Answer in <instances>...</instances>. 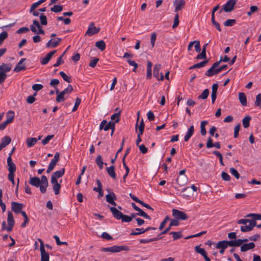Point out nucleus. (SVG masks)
Masks as SVG:
<instances>
[{
	"label": "nucleus",
	"instance_id": "41",
	"mask_svg": "<svg viewBox=\"0 0 261 261\" xmlns=\"http://www.w3.org/2000/svg\"><path fill=\"white\" fill-rule=\"evenodd\" d=\"M95 162L100 169H102L103 168V165L104 163L102 161V157L100 155H98L97 156L95 160Z\"/></svg>",
	"mask_w": 261,
	"mask_h": 261
},
{
	"label": "nucleus",
	"instance_id": "55",
	"mask_svg": "<svg viewBox=\"0 0 261 261\" xmlns=\"http://www.w3.org/2000/svg\"><path fill=\"white\" fill-rule=\"evenodd\" d=\"M40 23L42 25H46L47 24V18L43 14L40 15Z\"/></svg>",
	"mask_w": 261,
	"mask_h": 261
},
{
	"label": "nucleus",
	"instance_id": "60",
	"mask_svg": "<svg viewBox=\"0 0 261 261\" xmlns=\"http://www.w3.org/2000/svg\"><path fill=\"white\" fill-rule=\"evenodd\" d=\"M230 173L233 175L237 179H239L240 178V174L238 171L234 169V168H231L230 169Z\"/></svg>",
	"mask_w": 261,
	"mask_h": 261
},
{
	"label": "nucleus",
	"instance_id": "16",
	"mask_svg": "<svg viewBox=\"0 0 261 261\" xmlns=\"http://www.w3.org/2000/svg\"><path fill=\"white\" fill-rule=\"evenodd\" d=\"M107 201L111 204L116 206L117 204L115 200H116V194L114 192H111L106 195Z\"/></svg>",
	"mask_w": 261,
	"mask_h": 261
},
{
	"label": "nucleus",
	"instance_id": "8",
	"mask_svg": "<svg viewBox=\"0 0 261 261\" xmlns=\"http://www.w3.org/2000/svg\"><path fill=\"white\" fill-rule=\"evenodd\" d=\"M60 154L58 152H56L54 155V158L51 160L50 162L48 168L47 169V173H50L55 168L57 162L59 160Z\"/></svg>",
	"mask_w": 261,
	"mask_h": 261
},
{
	"label": "nucleus",
	"instance_id": "40",
	"mask_svg": "<svg viewBox=\"0 0 261 261\" xmlns=\"http://www.w3.org/2000/svg\"><path fill=\"white\" fill-rule=\"evenodd\" d=\"M208 122L206 120L202 121L200 124V133L202 136H204L206 134V130L205 126L207 124Z\"/></svg>",
	"mask_w": 261,
	"mask_h": 261
},
{
	"label": "nucleus",
	"instance_id": "34",
	"mask_svg": "<svg viewBox=\"0 0 261 261\" xmlns=\"http://www.w3.org/2000/svg\"><path fill=\"white\" fill-rule=\"evenodd\" d=\"M11 65L3 63L0 65V72H4V73H6V72H9L11 70Z\"/></svg>",
	"mask_w": 261,
	"mask_h": 261
},
{
	"label": "nucleus",
	"instance_id": "58",
	"mask_svg": "<svg viewBox=\"0 0 261 261\" xmlns=\"http://www.w3.org/2000/svg\"><path fill=\"white\" fill-rule=\"evenodd\" d=\"M81 102V99L79 97H76V99H75V103H74V106L72 109V112H75L77 110L79 105H80Z\"/></svg>",
	"mask_w": 261,
	"mask_h": 261
},
{
	"label": "nucleus",
	"instance_id": "37",
	"mask_svg": "<svg viewBox=\"0 0 261 261\" xmlns=\"http://www.w3.org/2000/svg\"><path fill=\"white\" fill-rule=\"evenodd\" d=\"M208 62L207 60L203 61L200 62L198 63L195 64L193 66H191L189 68V69H192L194 68H200L203 67Z\"/></svg>",
	"mask_w": 261,
	"mask_h": 261
},
{
	"label": "nucleus",
	"instance_id": "15",
	"mask_svg": "<svg viewBox=\"0 0 261 261\" xmlns=\"http://www.w3.org/2000/svg\"><path fill=\"white\" fill-rule=\"evenodd\" d=\"M25 58H22L17 64L16 67L14 69V71L15 72H20L22 70L25 69V65L24 62L25 61Z\"/></svg>",
	"mask_w": 261,
	"mask_h": 261
},
{
	"label": "nucleus",
	"instance_id": "10",
	"mask_svg": "<svg viewBox=\"0 0 261 261\" xmlns=\"http://www.w3.org/2000/svg\"><path fill=\"white\" fill-rule=\"evenodd\" d=\"M161 65L160 64H156L153 67V76L155 77L158 80L163 81L164 80V76L162 72H160Z\"/></svg>",
	"mask_w": 261,
	"mask_h": 261
},
{
	"label": "nucleus",
	"instance_id": "29",
	"mask_svg": "<svg viewBox=\"0 0 261 261\" xmlns=\"http://www.w3.org/2000/svg\"><path fill=\"white\" fill-rule=\"evenodd\" d=\"M51 183L53 185V190L56 195H58L60 193V190L61 188L60 184L58 183L57 180H55L54 179V180H51Z\"/></svg>",
	"mask_w": 261,
	"mask_h": 261
},
{
	"label": "nucleus",
	"instance_id": "27",
	"mask_svg": "<svg viewBox=\"0 0 261 261\" xmlns=\"http://www.w3.org/2000/svg\"><path fill=\"white\" fill-rule=\"evenodd\" d=\"M56 93L57 94V96L56 97V101L58 102H63L66 99V95L64 94L62 92H60L59 90L57 89L56 90Z\"/></svg>",
	"mask_w": 261,
	"mask_h": 261
},
{
	"label": "nucleus",
	"instance_id": "54",
	"mask_svg": "<svg viewBox=\"0 0 261 261\" xmlns=\"http://www.w3.org/2000/svg\"><path fill=\"white\" fill-rule=\"evenodd\" d=\"M138 213H137V215L142 216L146 219L150 220L151 218L149 216H148L147 214H146L143 210L141 208L138 211Z\"/></svg>",
	"mask_w": 261,
	"mask_h": 261
},
{
	"label": "nucleus",
	"instance_id": "48",
	"mask_svg": "<svg viewBox=\"0 0 261 261\" xmlns=\"http://www.w3.org/2000/svg\"><path fill=\"white\" fill-rule=\"evenodd\" d=\"M156 36H157L156 33L155 32H153L151 34L150 43H151L152 47H154L155 42V40L156 39Z\"/></svg>",
	"mask_w": 261,
	"mask_h": 261
},
{
	"label": "nucleus",
	"instance_id": "31",
	"mask_svg": "<svg viewBox=\"0 0 261 261\" xmlns=\"http://www.w3.org/2000/svg\"><path fill=\"white\" fill-rule=\"evenodd\" d=\"M239 99L240 103L243 106H247V98L244 93L239 92Z\"/></svg>",
	"mask_w": 261,
	"mask_h": 261
},
{
	"label": "nucleus",
	"instance_id": "46",
	"mask_svg": "<svg viewBox=\"0 0 261 261\" xmlns=\"http://www.w3.org/2000/svg\"><path fill=\"white\" fill-rule=\"evenodd\" d=\"M159 240L158 238H153L149 239H140L139 242L141 244H147Z\"/></svg>",
	"mask_w": 261,
	"mask_h": 261
},
{
	"label": "nucleus",
	"instance_id": "61",
	"mask_svg": "<svg viewBox=\"0 0 261 261\" xmlns=\"http://www.w3.org/2000/svg\"><path fill=\"white\" fill-rule=\"evenodd\" d=\"M144 123L143 121V120L142 119L141 121L140 122V124L138 126V129H139V133H140V135H142L144 129Z\"/></svg>",
	"mask_w": 261,
	"mask_h": 261
},
{
	"label": "nucleus",
	"instance_id": "2",
	"mask_svg": "<svg viewBox=\"0 0 261 261\" xmlns=\"http://www.w3.org/2000/svg\"><path fill=\"white\" fill-rule=\"evenodd\" d=\"M129 248L125 245L116 246L114 245L110 247L102 248L101 250L103 252H110L112 253L119 252L121 251H128Z\"/></svg>",
	"mask_w": 261,
	"mask_h": 261
},
{
	"label": "nucleus",
	"instance_id": "18",
	"mask_svg": "<svg viewBox=\"0 0 261 261\" xmlns=\"http://www.w3.org/2000/svg\"><path fill=\"white\" fill-rule=\"evenodd\" d=\"M110 211L112 213L113 217L117 220H120L122 218L123 214L115 207H110Z\"/></svg>",
	"mask_w": 261,
	"mask_h": 261
},
{
	"label": "nucleus",
	"instance_id": "43",
	"mask_svg": "<svg viewBox=\"0 0 261 261\" xmlns=\"http://www.w3.org/2000/svg\"><path fill=\"white\" fill-rule=\"evenodd\" d=\"M195 251L197 253L201 254L203 257L205 255L207 254L205 250L203 248H200L199 246H196L195 247Z\"/></svg>",
	"mask_w": 261,
	"mask_h": 261
},
{
	"label": "nucleus",
	"instance_id": "13",
	"mask_svg": "<svg viewBox=\"0 0 261 261\" xmlns=\"http://www.w3.org/2000/svg\"><path fill=\"white\" fill-rule=\"evenodd\" d=\"M115 122L110 121L109 123L107 122V120H103L99 126V129H103L105 131L108 130L109 129L112 128V126H115Z\"/></svg>",
	"mask_w": 261,
	"mask_h": 261
},
{
	"label": "nucleus",
	"instance_id": "22",
	"mask_svg": "<svg viewBox=\"0 0 261 261\" xmlns=\"http://www.w3.org/2000/svg\"><path fill=\"white\" fill-rule=\"evenodd\" d=\"M61 41V39L60 38H57L55 40L50 39L46 43V47H55L59 45Z\"/></svg>",
	"mask_w": 261,
	"mask_h": 261
},
{
	"label": "nucleus",
	"instance_id": "30",
	"mask_svg": "<svg viewBox=\"0 0 261 261\" xmlns=\"http://www.w3.org/2000/svg\"><path fill=\"white\" fill-rule=\"evenodd\" d=\"M194 132V126L191 125L188 129L186 135L184 137L185 141H188L192 136L193 135Z\"/></svg>",
	"mask_w": 261,
	"mask_h": 261
},
{
	"label": "nucleus",
	"instance_id": "26",
	"mask_svg": "<svg viewBox=\"0 0 261 261\" xmlns=\"http://www.w3.org/2000/svg\"><path fill=\"white\" fill-rule=\"evenodd\" d=\"M115 168L114 165H112L106 168L107 172L109 175L114 179L116 178V174L115 173Z\"/></svg>",
	"mask_w": 261,
	"mask_h": 261
},
{
	"label": "nucleus",
	"instance_id": "49",
	"mask_svg": "<svg viewBox=\"0 0 261 261\" xmlns=\"http://www.w3.org/2000/svg\"><path fill=\"white\" fill-rule=\"evenodd\" d=\"M63 10V6L62 5H55L50 9L52 12L58 13L61 12Z\"/></svg>",
	"mask_w": 261,
	"mask_h": 261
},
{
	"label": "nucleus",
	"instance_id": "38",
	"mask_svg": "<svg viewBox=\"0 0 261 261\" xmlns=\"http://www.w3.org/2000/svg\"><path fill=\"white\" fill-rule=\"evenodd\" d=\"M11 139L8 136H5L2 139L0 143L4 147L10 143Z\"/></svg>",
	"mask_w": 261,
	"mask_h": 261
},
{
	"label": "nucleus",
	"instance_id": "12",
	"mask_svg": "<svg viewBox=\"0 0 261 261\" xmlns=\"http://www.w3.org/2000/svg\"><path fill=\"white\" fill-rule=\"evenodd\" d=\"M11 204L12 211L16 214L20 213L24 207L22 203L17 202H12Z\"/></svg>",
	"mask_w": 261,
	"mask_h": 261
},
{
	"label": "nucleus",
	"instance_id": "14",
	"mask_svg": "<svg viewBox=\"0 0 261 261\" xmlns=\"http://www.w3.org/2000/svg\"><path fill=\"white\" fill-rule=\"evenodd\" d=\"M8 226L7 227V230L10 231L12 230L13 227L14 225L15 221L13 218V214L11 212H9L8 213V219H7Z\"/></svg>",
	"mask_w": 261,
	"mask_h": 261
},
{
	"label": "nucleus",
	"instance_id": "19",
	"mask_svg": "<svg viewBox=\"0 0 261 261\" xmlns=\"http://www.w3.org/2000/svg\"><path fill=\"white\" fill-rule=\"evenodd\" d=\"M65 173V168H61L60 170L55 172L51 175L50 180H57V179L61 177Z\"/></svg>",
	"mask_w": 261,
	"mask_h": 261
},
{
	"label": "nucleus",
	"instance_id": "53",
	"mask_svg": "<svg viewBox=\"0 0 261 261\" xmlns=\"http://www.w3.org/2000/svg\"><path fill=\"white\" fill-rule=\"evenodd\" d=\"M212 22L213 24L214 25L216 28V29L219 31H221V29L220 27V25L219 23L217 22H216L215 20V16L214 15L212 14Z\"/></svg>",
	"mask_w": 261,
	"mask_h": 261
},
{
	"label": "nucleus",
	"instance_id": "57",
	"mask_svg": "<svg viewBox=\"0 0 261 261\" xmlns=\"http://www.w3.org/2000/svg\"><path fill=\"white\" fill-rule=\"evenodd\" d=\"M170 220L169 216H167L164 218V220L161 222L160 225L159 226V229L162 230L163 228L165 227V225L167 223V222Z\"/></svg>",
	"mask_w": 261,
	"mask_h": 261
},
{
	"label": "nucleus",
	"instance_id": "11",
	"mask_svg": "<svg viewBox=\"0 0 261 261\" xmlns=\"http://www.w3.org/2000/svg\"><path fill=\"white\" fill-rule=\"evenodd\" d=\"M41 186H40V191L41 193L44 194L46 192L47 188L48 186V182L47 177L45 175H42L41 177Z\"/></svg>",
	"mask_w": 261,
	"mask_h": 261
},
{
	"label": "nucleus",
	"instance_id": "3",
	"mask_svg": "<svg viewBox=\"0 0 261 261\" xmlns=\"http://www.w3.org/2000/svg\"><path fill=\"white\" fill-rule=\"evenodd\" d=\"M31 30L34 33L45 34L44 31L42 29L39 21L37 20L33 21V24L30 25Z\"/></svg>",
	"mask_w": 261,
	"mask_h": 261
},
{
	"label": "nucleus",
	"instance_id": "24",
	"mask_svg": "<svg viewBox=\"0 0 261 261\" xmlns=\"http://www.w3.org/2000/svg\"><path fill=\"white\" fill-rule=\"evenodd\" d=\"M255 246V244L253 242L244 244L241 246V251L242 252H245L248 250L253 249Z\"/></svg>",
	"mask_w": 261,
	"mask_h": 261
},
{
	"label": "nucleus",
	"instance_id": "23",
	"mask_svg": "<svg viewBox=\"0 0 261 261\" xmlns=\"http://www.w3.org/2000/svg\"><path fill=\"white\" fill-rule=\"evenodd\" d=\"M229 241H219L216 245V248L218 249H225L229 246Z\"/></svg>",
	"mask_w": 261,
	"mask_h": 261
},
{
	"label": "nucleus",
	"instance_id": "50",
	"mask_svg": "<svg viewBox=\"0 0 261 261\" xmlns=\"http://www.w3.org/2000/svg\"><path fill=\"white\" fill-rule=\"evenodd\" d=\"M9 174H14L16 171V166L14 163L8 165Z\"/></svg>",
	"mask_w": 261,
	"mask_h": 261
},
{
	"label": "nucleus",
	"instance_id": "47",
	"mask_svg": "<svg viewBox=\"0 0 261 261\" xmlns=\"http://www.w3.org/2000/svg\"><path fill=\"white\" fill-rule=\"evenodd\" d=\"M254 105L256 107L261 108V93H258L256 96V99L254 102Z\"/></svg>",
	"mask_w": 261,
	"mask_h": 261
},
{
	"label": "nucleus",
	"instance_id": "44",
	"mask_svg": "<svg viewBox=\"0 0 261 261\" xmlns=\"http://www.w3.org/2000/svg\"><path fill=\"white\" fill-rule=\"evenodd\" d=\"M170 234L172 235V237L174 240H176L182 238V235L181 232H174L171 231L170 233Z\"/></svg>",
	"mask_w": 261,
	"mask_h": 261
},
{
	"label": "nucleus",
	"instance_id": "33",
	"mask_svg": "<svg viewBox=\"0 0 261 261\" xmlns=\"http://www.w3.org/2000/svg\"><path fill=\"white\" fill-rule=\"evenodd\" d=\"M14 116H15L14 112L12 110L9 111L6 114L7 119H6V121L8 124L11 123L14 119Z\"/></svg>",
	"mask_w": 261,
	"mask_h": 261
},
{
	"label": "nucleus",
	"instance_id": "56",
	"mask_svg": "<svg viewBox=\"0 0 261 261\" xmlns=\"http://www.w3.org/2000/svg\"><path fill=\"white\" fill-rule=\"evenodd\" d=\"M8 37V33L7 32L4 31L0 34V45H2L4 40Z\"/></svg>",
	"mask_w": 261,
	"mask_h": 261
},
{
	"label": "nucleus",
	"instance_id": "9",
	"mask_svg": "<svg viewBox=\"0 0 261 261\" xmlns=\"http://www.w3.org/2000/svg\"><path fill=\"white\" fill-rule=\"evenodd\" d=\"M38 240L40 242L41 261H49V256L45 251L43 241L40 239Z\"/></svg>",
	"mask_w": 261,
	"mask_h": 261
},
{
	"label": "nucleus",
	"instance_id": "62",
	"mask_svg": "<svg viewBox=\"0 0 261 261\" xmlns=\"http://www.w3.org/2000/svg\"><path fill=\"white\" fill-rule=\"evenodd\" d=\"M60 74L63 79V80L68 83L71 82V79L70 77L68 76L66 73H65L63 71H60Z\"/></svg>",
	"mask_w": 261,
	"mask_h": 261
},
{
	"label": "nucleus",
	"instance_id": "20",
	"mask_svg": "<svg viewBox=\"0 0 261 261\" xmlns=\"http://www.w3.org/2000/svg\"><path fill=\"white\" fill-rule=\"evenodd\" d=\"M248 239H238L236 240H231L229 241L230 244L229 246L230 247H238L241 246L243 243L246 242L248 241Z\"/></svg>",
	"mask_w": 261,
	"mask_h": 261
},
{
	"label": "nucleus",
	"instance_id": "42",
	"mask_svg": "<svg viewBox=\"0 0 261 261\" xmlns=\"http://www.w3.org/2000/svg\"><path fill=\"white\" fill-rule=\"evenodd\" d=\"M145 232V229L143 228H136L131 233V236H137L141 234H143Z\"/></svg>",
	"mask_w": 261,
	"mask_h": 261
},
{
	"label": "nucleus",
	"instance_id": "4",
	"mask_svg": "<svg viewBox=\"0 0 261 261\" xmlns=\"http://www.w3.org/2000/svg\"><path fill=\"white\" fill-rule=\"evenodd\" d=\"M172 212L173 217L178 220L184 221L188 219V215L184 212L174 208Z\"/></svg>",
	"mask_w": 261,
	"mask_h": 261
},
{
	"label": "nucleus",
	"instance_id": "59",
	"mask_svg": "<svg viewBox=\"0 0 261 261\" xmlns=\"http://www.w3.org/2000/svg\"><path fill=\"white\" fill-rule=\"evenodd\" d=\"M73 90V87L71 85H69L68 87L62 91L64 95H69Z\"/></svg>",
	"mask_w": 261,
	"mask_h": 261
},
{
	"label": "nucleus",
	"instance_id": "52",
	"mask_svg": "<svg viewBox=\"0 0 261 261\" xmlns=\"http://www.w3.org/2000/svg\"><path fill=\"white\" fill-rule=\"evenodd\" d=\"M213 153L215 154L216 156H217L220 161V163L222 165H224L223 162V156L222 154L219 152L218 151L215 150L213 152Z\"/></svg>",
	"mask_w": 261,
	"mask_h": 261
},
{
	"label": "nucleus",
	"instance_id": "5",
	"mask_svg": "<svg viewBox=\"0 0 261 261\" xmlns=\"http://www.w3.org/2000/svg\"><path fill=\"white\" fill-rule=\"evenodd\" d=\"M238 0H228L226 3L223 5V8L220 11L221 13L222 10H224L225 12H230L232 11L235 5L236 4Z\"/></svg>",
	"mask_w": 261,
	"mask_h": 261
},
{
	"label": "nucleus",
	"instance_id": "36",
	"mask_svg": "<svg viewBox=\"0 0 261 261\" xmlns=\"http://www.w3.org/2000/svg\"><path fill=\"white\" fill-rule=\"evenodd\" d=\"M251 119V117L249 115L245 116L243 120L242 124L244 128H247L249 126L250 121Z\"/></svg>",
	"mask_w": 261,
	"mask_h": 261
},
{
	"label": "nucleus",
	"instance_id": "17",
	"mask_svg": "<svg viewBox=\"0 0 261 261\" xmlns=\"http://www.w3.org/2000/svg\"><path fill=\"white\" fill-rule=\"evenodd\" d=\"M185 3L184 0H175L173 2V5L175 7V12H177L183 9Z\"/></svg>",
	"mask_w": 261,
	"mask_h": 261
},
{
	"label": "nucleus",
	"instance_id": "21",
	"mask_svg": "<svg viewBox=\"0 0 261 261\" xmlns=\"http://www.w3.org/2000/svg\"><path fill=\"white\" fill-rule=\"evenodd\" d=\"M56 50H53L48 53L46 56L43 58L40 61V63L42 65H45L48 63L51 59L52 56L55 54Z\"/></svg>",
	"mask_w": 261,
	"mask_h": 261
},
{
	"label": "nucleus",
	"instance_id": "1",
	"mask_svg": "<svg viewBox=\"0 0 261 261\" xmlns=\"http://www.w3.org/2000/svg\"><path fill=\"white\" fill-rule=\"evenodd\" d=\"M245 217L251 219H241L238 221V224H246L249 223L248 226H241L240 229L243 232L250 231L253 229V227L256 225V221L261 220V214L250 213L247 215Z\"/></svg>",
	"mask_w": 261,
	"mask_h": 261
},
{
	"label": "nucleus",
	"instance_id": "63",
	"mask_svg": "<svg viewBox=\"0 0 261 261\" xmlns=\"http://www.w3.org/2000/svg\"><path fill=\"white\" fill-rule=\"evenodd\" d=\"M54 137L53 135H48L42 141L43 145H45L48 143L49 141Z\"/></svg>",
	"mask_w": 261,
	"mask_h": 261
},
{
	"label": "nucleus",
	"instance_id": "64",
	"mask_svg": "<svg viewBox=\"0 0 261 261\" xmlns=\"http://www.w3.org/2000/svg\"><path fill=\"white\" fill-rule=\"evenodd\" d=\"M43 86L41 84H35L32 86V89L35 91H38L43 88Z\"/></svg>",
	"mask_w": 261,
	"mask_h": 261
},
{
	"label": "nucleus",
	"instance_id": "35",
	"mask_svg": "<svg viewBox=\"0 0 261 261\" xmlns=\"http://www.w3.org/2000/svg\"><path fill=\"white\" fill-rule=\"evenodd\" d=\"M38 139L35 138H29L27 140V144L28 147L33 146L37 142Z\"/></svg>",
	"mask_w": 261,
	"mask_h": 261
},
{
	"label": "nucleus",
	"instance_id": "6",
	"mask_svg": "<svg viewBox=\"0 0 261 261\" xmlns=\"http://www.w3.org/2000/svg\"><path fill=\"white\" fill-rule=\"evenodd\" d=\"M221 61L222 59H221L218 62H215L213 65V66L206 72L205 75L207 76L211 77L214 75L218 74V72H217V67L219 66Z\"/></svg>",
	"mask_w": 261,
	"mask_h": 261
},
{
	"label": "nucleus",
	"instance_id": "7",
	"mask_svg": "<svg viewBox=\"0 0 261 261\" xmlns=\"http://www.w3.org/2000/svg\"><path fill=\"white\" fill-rule=\"evenodd\" d=\"M100 31L99 28H96L95 26L94 22H91L89 25L87 31L86 32L85 35L91 36L94 34L98 33Z\"/></svg>",
	"mask_w": 261,
	"mask_h": 261
},
{
	"label": "nucleus",
	"instance_id": "32",
	"mask_svg": "<svg viewBox=\"0 0 261 261\" xmlns=\"http://www.w3.org/2000/svg\"><path fill=\"white\" fill-rule=\"evenodd\" d=\"M188 179L187 177L184 175L181 177H178L176 179V182L180 187H182L187 182Z\"/></svg>",
	"mask_w": 261,
	"mask_h": 261
},
{
	"label": "nucleus",
	"instance_id": "45",
	"mask_svg": "<svg viewBox=\"0 0 261 261\" xmlns=\"http://www.w3.org/2000/svg\"><path fill=\"white\" fill-rule=\"evenodd\" d=\"M209 95V90L207 89H205L201 94L198 97V99H205Z\"/></svg>",
	"mask_w": 261,
	"mask_h": 261
},
{
	"label": "nucleus",
	"instance_id": "25",
	"mask_svg": "<svg viewBox=\"0 0 261 261\" xmlns=\"http://www.w3.org/2000/svg\"><path fill=\"white\" fill-rule=\"evenodd\" d=\"M40 182V179L38 177H31L29 180L30 184L37 188H40V186H41Z\"/></svg>",
	"mask_w": 261,
	"mask_h": 261
},
{
	"label": "nucleus",
	"instance_id": "51",
	"mask_svg": "<svg viewBox=\"0 0 261 261\" xmlns=\"http://www.w3.org/2000/svg\"><path fill=\"white\" fill-rule=\"evenodd\" d=\"M236 21L235 19H227L224 22V25L226 27H231L236 23Z\"/></svg>",
	"mask_w": 261,
	"mask_h": 261
},
{
	"label": "nucleus",
	"instance_id": "39",
	"mask_svg": "<svg viewBox=\"0 0 261 261\" xmlns=\"http://www.w3.org/2000/svg\"><path fill=\"white\" fill-rule=\"evenodd\" d=\"M95 46L101 51L104 50L106 48V43L103 40L97 41L95 43Z\"/></svg>",
	"mask_w": 261,
	"mask_h": 261
},
{
	"label": "nucleus",
	"instance_id": "28",
	"mask_svg": "<svg viewBox=\"0 0 261 261\" xmlns=\"http://www.w3.org/2000/svg\"><path fill=\"white\" fill-rule=\"evenodd\" d=\"M213 147H215L216 148L219 149L221 147L220 143L218 142L213 143V140L211 138H208L207 139V141L206 143V147L209 148Z\"/></svg>",
	"mask_w": 261,
	"mask_h": 261
}]
</instances>
